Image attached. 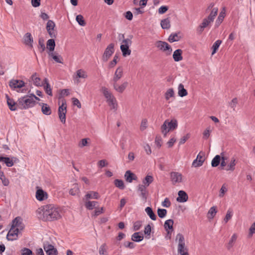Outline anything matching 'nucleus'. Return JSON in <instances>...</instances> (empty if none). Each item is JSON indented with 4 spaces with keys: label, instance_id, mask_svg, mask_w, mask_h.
Here are the masks:
<instances>
[{
    "label": "nucleus",
    "instance_id": "obj_1",
    "mask_svg": "<svg viewBox=\"0 0 255 255\" xmlns=\"http://www.w3.org/2000/svg\"><path fill=\"white\" fill-rule=\"evenodd\" d=\"M38 218L44 221H53L61 218L60 210L54 205H46L36 210Z\"/></svg>",
    "mask_w": 255,
    "mask_h": 255
},
{
    "label": "nucleus",
    "instance_id": "obj_2",
    "mask_svg": "<svg viewBox=\"0 0 255 255\" xmlns=\"http://www.w3.org/2000/svg\"><path fill=\"white\" fill-rule=\"evenodd\" d=\"M36 104V102L30 95H26L18 99L17 106L19 109H26L32 107Z\"/></svg>",
    "mask_w": 255,
    "mask_h": 255
},
{
    "label": "nucleus",
    "instance_id": "obj_3",
    "mask_svg": "<svg viewBox=\"0 0 255 255\" xmlns=\"http://www.w3.org/2000/svg\"><path fill=\"white\" fill-rule=\"evenodd\" d=\"M177 121L175 119H173L171 121L166 120L161 126V129L164 136H166L167 133L170 130H173L177 128Z\"/></svg>",
    "mask_w": 255,
    "mask_h": 255
},
{
    "label": "nucleus",
    "instance_id": "obj_4",
    "mask_svg": "<svg viewBox=\"0 0 255 255\" xmlns=\"http://www.w3.org/2000/svg\"><path fill=\"white\" fill-rule=\"evenodd\" d=\"M176 240H178V253L181 255H189L188 249L185 247L183 235L180 233L178 234L176 237Z\"/></svg>",
    "mask_w": 255,
    "mask_h": 255
},
{
    "label": "nucleus",
    "instance_id": "obj_5",
    "mask_svg": "<svg viewBox=\"0 0 255 255\" xmlns=\"http://www.w3.org/2000/svg\"><path fill=\"white\" fill-rule=\"evenodd\" d=\"M155 45L160 50L163 52H166V54L167 55H170L171 54L172 48L167 42L158 40L155 42Z\"/></svg>",
    "mask_w": 255,
    "mask_h": 255
},
{
    "label": "nucleus",
    "instance_id": "obj_6",
    "mask_svg": "<svg viewBox=\"0 0 255 255\" xmlns=\"http://www.w3.org/2000/svg\"><path fill=\"white\" fill-rule=\"evenodd\" d=\"M114 47L115 45L113 43L108 45L102 56V60L103 61L107 62L114 53Z\"/></svg>",
    "mask_w": 255,
    "mask_h": 255
},
{
    "label": "nucleus",
    "instance_id": "obj_7",
    "mask_svg": "<svg viewBox=\"0 0 255 255\" xmlns=\"http://www.w3.org/2000/svg\"><path fill=\"white\" fill-rule=\"evenodd\" d=\"M66 104L65 102H62V105L58 108V116L60 121L65 124L66 122Z\"/></svg>",
    "mask_w": 255,
    "mask_h": 255
},
{
    "label": "nucleus",
    "instance_id": "obj_8",
    "mask_svg": "<svg viewBox=\"0 0 255 255\" xmlns=\"http://www.w3.org/2000/svg\"><path fill=\"white\" fill-rule=\"evenodd\" d=\"M24 227L22 219L20 217H16L12 220L11 228L18 229L20 231L22 230Z\"/></svg>",
    "mask_w": 255,
    "mask_h": 255
},
{
    "label": "nucleus",
    "instance_id": "obj_9",
    "mask_svg": "<svg viewBox=\"0 0 255 255\" xmlns=\"http://www.w3.org/2000/svg\"><path fill=\"white\" fill-rule=\"evenodd\" d=\"M43 248L48 255H57L58 251L54 246L48 242L44 243Z\"/></svg>",
    "mask_w": 255,
    "mask_h": 255
},
{
    "label": "nucleus",
    "instance_id": "obj_10",
    "mask_svg": "<svg viewBox=\"0 0 255 255\" xmlns=\"http://www.w3.org/2000/svg\"><path fill=\"white\" fill-rule=\"evenodd\" d=\"M55 26V23L51 20H49L46 24L47 31L51 38H55L56 36V32L54 30Z\"/></svg>",
    "mask_w": 255,
    "mask_h": 255
},
{
    "label": "nucleus",
    "instance_id": "obj_11",
    "mask_svg": "<svg viewBox=\"0 0 255 255\" xmlns=\"http://www.w3.org/2000/svg\"><path fill=\"white\" fill-rule=\"evenodd\" d=\"M170 179L173 185L182 182V175L177 172H171L170 173Z\"/></svg>",
    "mask_w": 255,
    "mask_h": 255
},
{
    "label": "nucleus",
    "instance_id": "obj_12",
    "mask_svg": "<svg viewBox=\"0 0 255 255\" xmlns=\"http://www.w3.org/2000/svg\"><path fill=\"white\" fill-rule=\"evenodd\" d=\"M18 229L10 228L6 236V239L8 241H13L17 239L18 234L19 233Z\"/></svg>",
    "mask_w": 255,
    "mask_h": 255
},
{
    "label": "nucleus",
    "instance_id": "obj_13",
    "mask_svg": "<svg viewBox=\"0 0 255 255\" xmlns=\"http://www.w3.org/2000/svg\"><path fill=\"white\" fill-rule=\"evenodd\" d=\"M24 85L25 83L21 80H11L9 83V86L13 89L22 88Z\"/></svg>",
    "mask_w": 255,
    "mask_h": 255
},
{
    "label": "nucleus",
    "instance_id": "obj_14",
    "mask_svg": "<svg viewBox=\"0 0 255 255\" xmlns=\"http://www.w3.org/2000/svg\"><path fill=\"white\" fill-rule=\"evenodd\" d=\"M48 195L47 193L41 189H38L36 192V198L40 201L44 200L47 198Z\"/></svg>",
    "mask_w": 255,
    "mask_h": 255
},
{
    "label": "nucleus",
    "instance_id": "obj_15",
    "mask_svg": "<svg viewBox=\"0 0 255 255\" xmlns=\"http://www.w3.org/2000/svg\"><path fill=\"white\" fill-rule=\"evenodd\" d=\"M211 22H213L210 21V20H209L207 17L204 18L201 24L198 27L197 29V32L199 34H201L203 31L204 28L207 27L208 25Z\"/></svg>",
    "mask_w": 255,
    "mask_h": 255
},
{
    "label": "nucleus",
    "instance_id": "obj_16",
    "mask_svg": "<svg viewBox=\"0 0 255 255\" xmlns=\"http://www.w3.org/2000/svg\"><path fill=\"white\" fill-rule=\"evenodd\" d=\"M146 187H147L143 184H139L138 186V191L140 193V195L142 197V199L145 201H146L148 193L146 190Z\"/></svg>",
    "mask_w": 255,
    "mask_h": 255
},
{
    "label": "nucleus",
    "instance_id": "obj_17",
    "mask_svg": "<svg viewBox=\"0 0 255 255\" xmlns=\"http://www.w3.org/2000/svg\"><path fill=\"white\" fill-rule=\"evenodd\" d=\"M178 197L176 200L181 203L186 202L188 200V196L187 194L184 191L180 190L178 193Z\"/></svg>",
    "mask_w": 255,
    "mask_h": 255
},
{
    "label": "nucleus",
    "instance_id": "obj_18",
    "mask_svg": "<svg viewBox=\"0 0 255 255\" xmlns=\"http://www.w3.org/2000/svg\"><path fill=\"white\" fill-rule=\"evenodd\" d=\"M88 77L86 72L83 69H79L76 71V75L73 76V79L79 82L78 78L86 79Z\"/></svg>",
    "mask_w": 255,
    "mask_h": 255
},
{
    "label": "nucleus",
    "instance_id": "obj_19",
    "mask_svg": "<svg viewBox=\"0 0 255 255\" xmlns=\"http://www.w3.org/2000/svg\"><path fill=\"white\" fill-rule=\"evenodd\" d=\"M174 224L173 220L172 219H169L166 220L164 224V227L166 231L167 232V234L169 235L170 233V231H172L173 230V225Z\"/></svg>",
    "mask_w": 255,
    "mask_h": 255
},
{
    "label": "nucleus",
    "instance_id": "obj_20",
    "mask_svg": "<svg viewBox=\"0 0 255 255\" xmlns=\"http://www.w3.org/2000/svg\"><path fill=\"white\" fill-rule=\"evenodd\" d=\"M24 43L25 44L32 47V43L33 42V38L31 34L27 32L25 33L23 36Z\"/></svg>",
    "mask_w": 255,
    "mask_h": 255
},
{
    "label": "nucleus",
    "instance_id": "obj_21",
    "mask_svg": "<svg viewBox=\"0 0 255 255\" xmlns=\"http://www.w3.org/2000/svg\"><path fill=\"white\" fill-rule=\"evenodd\" d=\"M13 159L15 161L17 159L14 157H12L11 159L9 157H0V161H4L7 167H11L13 165Z\"/></svg>",
    "mask_w": 255,
    "mask_h": 255
},
{
    "label": "nucleus",
    "instance_id": "obj_22",
    "mask_svg": "<svg viewBox=\"0 0 255 255\" xmlns=\"http://www.w3.org/2000/svg\"><path fill=\"white\" fill-rule=\"evenodd\" d=\"M39 105L41 106V111L42 113L47 116H49L51 114V109L49 106H48L47 104L40 103Z\"/></svg>",
    "mask_w": 255,
    "mask_h": 255
},
{
    "label": "nucleus",
    "instance_id": "obj_23",
    "mask_svg": "<svg viewBox=\"0 0 255 255\" xmlns=\"http://www.w3.org/2000/svg\"><path fill=\"white\" fill-rule=\"evenodd\" d=\"M7 99V104L9 109L14 111L17 109V103H16L13 99H10L7 95L6 96Z\"/></svg>",
    "mask_w": 255,
    "mask_h": 255
},
{
    "label": "nucleus",
    "instance_id": "obj_24",
    "mask_svg": "<svg viewBox=\"0 0 255 255\" xmlns=\"http://www.w3.org/2000/svg\"><path fill=\"white\" fill-rule=\"evenodd\" d=\"M125 178L127 181L130 183L131 182L132 180H136L137 179L136 175L130 170H128L126 172Z\"/></svg>",
    "mask_w": 255,
    "mask_h": 255
},
{
    "label": "nucleus",
    "instance_id": "obj_25",
    "mask_svg": "<svg viewBox=\"0 0 255 255\" xmlns=\"http://www.w3.org/2000/svg\"><path fill=\"white\" fill-rule=\"evenodd\" d=\"M182 52V50L180 49H178L173 52V58L175 61L178 62L183 59Z\"/></svg>",
    "mask_w": 255,
    "mask_h": 255
},
{
    "label": "nucleus",
    "instance_id": "obj_26",
    "mask_svg": "<svg viewBox=\"0 0 255 255\" xmlns=\"http://www.w3.org/2000/svg\"><path fill=\"white\" fill-rule=\"evenodd\" d=\"M128 85L127 82H124L121 85H118V84H115L114 85V89L118 92L122 93L127 88Z\"/></svg>",
    "mask_w": 255,
    "mask_h": 255
},
{
    "label": "nucleus",
    "instance_id": "obj_27",
    "mask_svg": "<svg viewBox=\"0 0 255 255\" xmlns=\"http://www.w3.org/2000/svg\"><path fill=\"white\" fill-rule=\"evenodd\" d=\"M79 193V186L78 184H74L69 191V194L72 196H76L78 195Z\"/></svg>",
    "mask_w": 255,
    "mask_h": 255
},
{
    "label": "nucleus",
    "instance_id": "obj_28",
    "mask_svg": "<svg viewBox=\"0 0 255 255\" xmlns=\"http://www.w3.org/2000/svg\"><path fill=\"white\" fill-rule=\"evenodd\" d=\"M44 84H43L44 90L47 94L49 96H52V90L50 85L48 83V80L47 78L44 80Z\"/></svg>",
    "mask_w": 255,
    "mask_h": 255
},
{
    "label": "nucleus",
    "instance_id": "obj_29",
    "mask_svg": "<svg viewBox=\"0 0 255 255\" xmlns=\"http://www.w3.org/2000/svg\"><path fill=\"white\" fill-rule=\"evenodd\" d=\"M161 26L163 29H169L170 27V20L169 17H167L161 20Z\"/></svg>",
    "mask_w": 255,
    "mask_h": 255
},
{
    "label": "nucleus",
    "instance_id": "obj_30",
    "mask_svg": "<svg viewBox=\"0 0 255 255\" xmlns=\"http://www.w3.org/2000/svg\"><path fill=\"white\" fill-rule=\"evenodd\" d=\"M178 95L183 97L187 95L188 93L187 90L184 88V85L182 84H180L178 87Z\"/></svg>",
    "mask_w": 255,
    "mask_h": 255
},
{
    "label": "nucleus",
    "instance_id": "obj_31",
    "mask_svg": "<svg viewBox=\"0 0 255 255\" xmlns=\"http://www.w3.org/2000/svg\"><path fill=\"white\" fill-rule=\"evenodd\" d=\"M46 45L47 48L49 50L50 52H52V51H54L55 47V42L54 39L51 38L48 40L47 41Z\"/></svg>",
    "mask_w": 255,
    "mask_h": 255
},
{
    "label": "nucleus",
    "instance_id": "obj_32",
    "mask_svg": "<svg viewBox=\"0 0 255 255\" xmlns=\"http://www.w3.org/2000/svg\"><path fill=\"white\" fill-rule=\"evenodd\" d=\"M145 211L151 220H155L156 219V216L153 212V211L151 207H146L145 209Z\"/></svg>",
    "mask_w": 255,
    "mask_h": 255
},
{
    "label": "nucleus",
    "instance_id": "obj_33",
    "mask_svg": "<svg viewBox=\"0 0 255 255\" xmlns=\"http://www.w3.org/2000/svg\"><path fill=\"white\" fill-rule=\"evenodd\" d=\"M129 47H128L126 45L125 46L121 45L120 49L122 52L123 56L126 57L131 54V50L129 49Z\"/></svg>",
    "mask_w": 255,
    "mask_h": 255
},
{
    "label": "nucleus",
    "instance_id": "obj_34",
    "mask_svg": "<svg viewBox=\"0 0 255 255\" xmlns=\"http://www.w3.org/2000/svg\"><path fill=\"white\" fill-rule=\"evenodd\" d=\"M218 12V8L217 7L213 8L209 16L207 17L209 20L213 22L215 17L217 15Z\"/></svg>",
    "mask_w": 255,
    "mask_h": 255
},
{
    "label": "nucleus",
    "instance_id": "obj_35",
    "mask_svg": "<svg viewBox=\"0 0 255 255\" xmlns=\"http://www.w3.org/2000/svg\"><path fill=\"white\" fill-rule=\"evenodd\" d=\"M99 197V196L98 193L95 191H90L85 195L86 199L92 198L97 199Z\"/></svg>",
    "mask_w": 255,
    "mask_h": 255
},
{
    "label": "nucleus",
    "instance_id": "obj_36",
    "mask_svg": "<svg viewBox=\"0 0 255 255\" xmlns=\"http://www.w3.org/2000/svg\"><path fill=\"white\" fill-rule=\"evenodd\" d=\"M153 181V177L151 175H147L143 180V185L148 187Z\"/></svg>",
    "mask_w": 255,
    "mask_h": 255
},
{
    "label": "nucleus",
    "instance_id": "obj_37",
    "mask_svg": "<svg viewBox=\"0 0 255 255\" xmlns=\"http://www.w3.org/2000/svg\"><path fill=\"white\" fill-rule=\"evenodd\" d=\"M217 210L215 206L212 207L209 211H208V214H207V217L209 219H213L215 216L216 215L217 213Z\"/></svg>",
    "mask_w": 255,
    "mask_h": 255
},
{
    "label": "nucleus",
    "instance_id": "obj_38",
    "mask_svg": "<svg viewBox=\"0 0 255 255\" xmlns=\"http://www.w3.org/2000/svg\"><path fill=\"white\" fill-rule=\"evenodd\" d=\"M143 239V236L140 235L139 232L134 233L131 236V240L133 241L139 242L142 241Z\"/></svg>",
    "mask_w": 255,
    "mask_h": 255
},
{
    "label": "nucleus",
    "instance_id": "obj_39",
    "mask_svg": "<svg viewBox=\"0 0 255 255\" xmlns=\"http://www.w3.org/2000/svg\"><path fill=\"white\" fill-rule=\"evenodd\" d=\"M237 239V236L236 234H234L232 236L231 240L229 241L227 246V248L228 250H230L233 246L234 243L236 242V240Z\"/></svg>",
    "mask_w": 255,
    "mask_h": 255
},
{
    "label": "nucleus",
    "instance_id": "obj_40",
    "mask_svg": "<svg viewBox=\"0 0 255 255\" xmlns=\"http://www.w3.org/2000/svg\"><path fill=\"white\" fill-rule=\"evenodd\" d=\"M181 38V37L178 35V33H172L168 37V41L170 42H173L179 41Z\"/></svg>",
    "mask_w": 255,
    "mask_h": 255
},
{
    "label": "nucleus",
    "instance_id": "obj_41",
    "mask_svg": "<svg viewBox=\"0 0 255 255\" xmlns=\"http://www.w3.org/2000/svg\"><path fill=\"white\" fill-rule=\"evenodd\" d=\"M225 16V9L223 8L222 11L220 13L218 17V18L216 20V24L219 25L223 21V19Z\"/></svg>",
    "mask_w": 255,
    "mask_h": 255
},
{
    "label": "nucleus",
    "instance_id": "obj_42",
    "mask_svg": "<svg viewBox=\"0 0 255 255\" xmlns=\"http://www.w3.org/2000/svg\"><path fill=\"white\" fill-rule=\"evenodd\" d=\"M38 48L40 53H42L45 50L44 40L43 38L39 39Z\"/></svg>",
    "mask_w": 255,
    "mask_h": 255
},
{
    "label": "nucleus",
    "instance_id": "obj_43",
    "mask_svg": "<svg viewBox=\"0 0 255 255\" xmlns=\"http://www.w3.org/2000/svg\"><path fill=\"white\" fill-rule=\"evenodd\" d=\"M48 55L49 56L51 57L55 62L59 63H62V58L61 56L56 55L53 52H49Z\"/></svg>",
    "mask_w": 255,
    "mask_h": 255
},
{
    "label": "nucleus",
    "instance_id": "obj_44",
    "mask_svg": "<svg viewBox=\"0 0 255 255\" xmlns=\"http://www.w3.org/2000/svg\"><path fill=\"white\" fill-rule=\"evenodd\" d=\"M221 161V156L219 155H217L212 159L211 162V165L212 167H217L220 164Z\"/></svg>",
    "mask_w": 255,
    "mask_h": 255
},
{
    "label": "nucleus",
    "instance_id": "obj_45",
    "mask_svg": "<svg viewBox=\"0 0 255 255\" xmlns=\"http://www.w3.org/2000/svg\"><path fill=\"white\" fill-rule=\"evenodd\" d=\"M114 184L117 187L121 190H123L125 187L124 181L121 179H117L115 180Z\"/></svg>",
    "mask_w": 255,
    "mask_h": 255
},
{
    "label": "nucleus",
    "instance_id": "obj_46",
    "mask_svg": "<svg viewBox=\"0 0 255 255\" xmlns=\"http://www.w3.org/2000/svg\"><path fill=\"white\" fill-rule=\"evenodd\" d=\"M31 79L35 85L37 86H41V79L40 78L36 77V73L31 76Z\"/></svg>",
    "mask_w": 255,
    "mask_h": 255
},
{
    "label": "nucleus",
    "instance_id": "obj_47",
    "mask_svg": "<svg viewBox=\"0 0 255 255\" xmlns=\"http://www.w3.org/2000/svg\"><path fill=\"white\" fill-rule=\"evenodd\" d=\"M97 205V201H88L85 203V207L88 210H92Z\"/></svg>",
    "mask_w": 255,
    "mask_h": 255
},
{
    "label": "nucleus",
    "instance_id": "obj_48",
    "mask_svg": "<svg viewBox=\"0 0 255 255\" xmlns=\"http://www.w3.org/2000/svg\"><path fill=\"white\" fill-rule=\"evenodd\" d=\"M132 37V35H130L128 36V38L123 39L121 45L125 46L126 45L128 47H129L132 43L131 39Z\"/></svg>",
    "mask_w": 255,
    "mask_h": 255
},
{
    "label": "nucleus",
    "instance_id": "obj_49",
    "mask_svg": "<svg viewBox=\"0 0 255 255\" xmlns=\"http://www.w3.org/2000/svg\"><path fill=\"white\" fill-rule=\"evenodd\" d=\"M76 20L78 23V24L81 26H85L86 24V23L85 20L84 19L83 16L81 14L76 16Z\"/></svg>",
    "mask_w": 255,
    "mask_h": 255
},
{
    "label": "nucleus",
    "instance_id": "obj_50",
    "mask_svg": "<svg viewBox=\"0 0 255 255\" xmlns=\"http://www.w3.org/2000/svg\"><path fill=\"white\" fill-rule=\"evenodd\" d=\"M221 43V40H218L213 44L212 46L213 51L212 52V55H214L217 52V50L218 49Z\"/></svg>",
    "mask_w": 255,
    "mask_h": 255
},
{
    "label": "nucleus",
    "instance_id": "obj_51",
    "mask_svg": "<svg viewBox=\"0 0 255 255\" xmlns=\"http://www.w3.org/2000/svg\"><path fill=\"white\" fill-rule=\"evenodd\" d=\"M174 95V92L172 88L168 89L165 94V98L166 100H168L170 98L173 97Z\"/></svg>",
    "mask_w": 255,
    "mask_h": 255
},
{
    "label": "nucleus",
    "instance_id": "obj_52",
    "mask_svg": "<svg viewBox=\"0 0 255 255\" xmlns=\"http://www.w3.org/2000/svg\"><path fill=\"white\" fill-rule=\"evenodd\" d=\"M157 214L159 218H163L165 217L167 214V210L164 209H157Z\"/></svg>",
    "mask_w": 255,
    "mask_h": 255
},
{
    "label": "nucleus",
    "instance_id": "obj_53",
    "mask_svg": "<svg viewBox=\"0 0 255 255\" xmlns=\"http://www.w3.org/2000/svg\"><path fill=\"white\" fill-rule=\"evenodd\" d=\"M236 165V160L234 158H232L231 162L228 165L227 168L226 169L227 170L234 171L235 169V166Z\"/></svg>",
    "mask_w": 255,
    "mask_h": 255
},
{
    "label": "nucleus",
    "instance_id": "obj_54",
    "mask_svg": "<svg viewBox=\"0 0 255 255\" xmlns=\"http://www.w3.org/2000/svg\"><path fill=\"white\" fill-rule=\"evenodd\" d=\"M233 216V211L232 209H229L227 211V214L224 219V222L227 223L232 218Z\"/></svg>",
    "mask_w": 255,
    "mask_h": 255
},
{
    "label": "nucleus",
    "instance_id": "obj_55",
    "mask_svg": "<svg viewBox=\"0 0 255 255\" xmlns=\"http://www.w3.org/2000/svg\"><path fill=\"white\" fill-rule=\"evenodd\" d=\"M195 159H197L199 162V165H202L205 160L204 158V153L200 152L197 156Z\"/></svg>",
    "mask_w": 255,
    "mask_h": 255
},
{
    "label": "nucleus",
    "instance_id": "obj_56",
    "mask_svg": "<svg viewBox=\"0 0 255 255\" xmlns=\"http://www.w3.org/2000/svg\"><path fill=\"white\" fill-rule=\"evenodd\" d=\"M123 75V70L122 67H119L115 71L114 76L122 78Z\"/></svg>",
    "mask_w": 255,
    "mask_h": 255
},
{
    "label": "nucleus",
    "instance_id": "obj_57",
    "mask_svg": "<svg viewBox=\"0 0 255 255\" xmlns=\"http://www.w3.org/2000/svg\"><path fill=\"white\" fill-rule=\"evenodd\" d=\"M106 245L105 244H104L101 246L99 248V254L100 255H107V250H106Z\"/></svg>",
    "mask_w": 255,
    "mask_h": 255
},
{
    "label": "nucleus",
    "instance_id": "obj_58",
    "mask_svg": "<svg viewBox=\"0 0 255 255\" xmlns=\"http://www.w3.org/2000/svg\"><path fill=\"white\" fill-rule=\"evenodd\" d=\"M109 106L111 107V109H117V104L116 103V98H113L112 100L108 102Z\"/></svg>",
    "mask_w": 255,
    "mask_h": 255
},
{
    "label": "nucleus",
    "instance_id": "obj_59",
    "mask_svg": "<svg viewBox=\"0 0 255 255\" xmlns=\"http://www.w3.org/2000/svg\"><path fill=\"white\" fill-rule=\"evenodd\" d=\"M118 59V56L116 54L114 56L113 60L109 63V68H111L114 67L117 63V59Z\"/></svg>",
    "mask_w": 255,
    "mask_h": 255
},
{
    "label": "nucleus",
    "instance_id": "obj_60",
    "mask_svg": "<svg viewBox=\"0 0 255 255\" xmlns=\"http://www.w3.org/2000/svg\"><path fill=\"white\" fill-rule=\"evenodd\" d=\"M21 252V255H33L32 252L28 248H23Z\"/></svg>",
    "mask_w": 255,
    "mask_h": 255
},
{
    "label": "nucleus",
    "instance_id": "obj_61",
    "mask_svg": "<svg viewBox=\"0 0 255 255\" xmlns=\"http://www.w3.org/2000/svg\"><path fill=\"white\" fill-rule=\"evenodd\" d=\"M101 91L102 92V93H103V94L104 95L105 97H107V96L108 97V96H109V95L112 94L109 91L108 89L105 87H102L101 89Z\"/></svg>",
    "mask_w": 255,
    "mask_h": 255
},
{
    "label": "nucleus",
    "instance_id": "obj_62",
    "mask_svg": "<svg viewBox=\"0 0 255 255\" xmlns=\"http://www.w3.org/2000/svg\"><path fill=\"white\" fill-rule=\"evenodd\" d=\"M227 191V189L226 188V186L225 185V184H224L220 190V194H219V196L220 197H223L225 193V192H226Z\"/></svg>",
    "mask_w": 255,
    "mask_h": 255
},
{
    "label": "nucleus",
    "instance_id": "obj_63",
    "mask_svg": "<svg viewBox=\"0 0 255 255\" xmlns=\"http://www.w3.org/2000/svg\"><path fill=\"white\" fill-rule=\"evenodd\" d=\"M238 103V99L237 98H234L232 99V101L230 103V106L233 109V110H235V108Z\"/></svg>",
    "mask_w": 255,
    "mask_h": 255
},
{
    "label": "nucleus",
    "instance_id": "obj_64",
    "mask_svg": "<svg viewBox=\"0 0 255 255\" xmlns=\"http://www.w3.org/2000/svg\"><path fill=\"white\" fill-rule=\"evenodd\" d=\"M255 233V223L252 224L249 229V236L252 237Z\"/></svg>",
    "mask_w": 255,
    "mask_h": 255
}]
</instances>
